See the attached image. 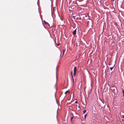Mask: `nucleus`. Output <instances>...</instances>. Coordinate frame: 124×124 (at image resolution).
<instances>
[{"instance_id": "7ed1b4c3", "label": "nucleus", "mask_w": 124, "mask_h": 124, "mask_svg": "<svg viewBox=\"0 0 124 124\" xmlns=\"http://www.w3.org/2000/svg\"><path fill=\"white\" fill-rule=\"evenodd\" d=\"M48 35H49V37H50V39H48V42H49L50 41H51V40H52V39L51 38L49 33Z\"/></svg>"}, {"instance_id": "ddd939ff", "label": "nucleus", "mask_w": 124, "mask_h": 124, "mask_svg": "<svg viewBox=\"0 0 124 124\" xmlns=\"http://www.w3.org/2000/svg\"><path fill=\"white\" fill-rule=\"evenodd\" d=\"M44 23H45V24H46V22L45 21H44Z\"/></svg>"}, {"instance_id": "39448f33", "label": "nucleus", "mask_w": 124, "mask_h": 124, "mask_svg": "<svg viewBox=\"0 0 124 124\" xmlns=\"http://www.w3.org/2000/svg\"><path fill=\"white\" fill-rule=\"evenodd\" d=\"M74 118V116H72L71 117V121L72 120L73 118Z\"/></svg>"}, {"instance_id": "2eb2a0df", "label": "nucleus", "mask_w": 124, "mask_h": 124, "mask_svg": "<svg viewBox=\"0 0 124 124\" xmlns=\"http://www.w3.org/2000/svg\"><path fill=\"white\" fill-rule=\"evenodd\" d=\"M124 118V115L122 116Z\"/></svg>"}, {"instance_id": "dca6fc26", "label": "nucleus", "mask_w": 124, "mask_h": 124, "mask_svg": "<svg viewBox=\"0 0 124 124\" xmlns=\"http://www.w3.org/2000/svg\"><path fill=\"white\" fill-rule=\"evenodd\" d=\"M47 25L48 24V25H49V24L47 22Z\"/></svg>"}, {"instance_id": "423d86ee", "label": "nucleus", "mask_w": 124, "mask_h": 124, "mask_svg": "<svg viewBox=\"0 0 124 124\" xmlns=\"http://www.w3.org/2000/svg\"><path fill=\"white\" fill-rule=\"evenodd\" d=\"M69 92V91H67L65 92V93L66 94L67 93Z\"/></svg>"}, {"instance_id": "f257e3e1", "label": "nucleus", "mask_w": 124, "mask_h": 124, "mask_svg": "<svg viewBox=\"0 0 124 124\" xmlns=\"http://www.w3.org/2000/svg\"><path fill=\"white\" fill-rule=\"evenodd\" d=\"M77 70V67H75L74 69V73L73 75L74 76H75L76 72Z\"/></svg>"}, {"instance_id": "6ab92c4d", "label": "nucleus", "mask_w": 124, "mask_h": 124, "mask_svg": "<svg viewBox=\"0 0 124 124\" xmlns=\"http://www.w3.org/2000/svg\"><path fill=\"white\" fill-rule=\"evenodd\" d=\"M55 98H56V93H55Z\"/></svg>"}, {"instance_id": "f3484780", "label": "nucleus", "mask_w": 124, "mask_h": 124, "mask_svg": "<svg viewBox=\"0 0 124 124\" xmlns=\"http://www.w3.org/2000/svg\"><path fill=\"white\" fill-rule=\"evenodd\" d=\"M75 103H77L78 102H77V101H75Z\"/></svg>"}, {"instance_id": "f03ea898", "label": "nucleus", "mask_w": 124, "mask_h": 124, "mask_svg": "<svg viewBox=\"0 0 124 124\" xmlns=\"http://www.w3.org/2000/svg\"><path fill=\"white\" fill-rule=\"evenodd\" d=\"M48 9L50 11H52V8L51 5H49V7L48 8Z\"/></svg>"}, {"instance_id": "6e6552de", "label": "nucleus", "mask_w": 124, "mask_h": 124, "mask_svg": "<svg viewBox=\"0 0 124 124\" xmlns=\"http://www.w3.org/2000/svg\"><path fill=\"white\" fill-rule=\"evenodd\" d=\"M113 67H111L110 68V70H111L113 69Z\"/></svg>"}, {"instance_id": "9b49d317", "label": "nucleus", "mask_w": 124, "mask_h": 124, "mask_svg": "<svg viewBox=\"0 0 124 124\" xmlns=\"http://www.w3.org/2000/svg\"><path fill=\"white\" fill-rule=\"evenodd\" d=\"M123 96H124V90H123Z\"/></svg>"}, {"instance_id": "aec40b11", "label": "nucleus", "mask_w": 124, "mask_h": 124, "mask_svg": "<svg viewBox=\"0 0 124 124\" xmlns=\"http://www.w3.org/2000/svg\"><path fill=\"white\" fill-rule=\"evenodd\" d=\"M73 17L74 18V17H75V16H73Z\"/></svg>"}, {"instance_id": "1a4fd4ad", "label": "nucleus", "mask_w": 124, "mask_h": 124, "mask_svg": "<svg viewBox=\"0 0 124 124\" xmlns=\"http://www.w3.org/2000/svg\"><path fill=\"white\" fill-rule=\"evenodd\" d=\"M71 75L73 77V73H72V71H71Z\"/></svg>"}, {"instance_id": "4468645a", "label": "nucleus", "mask_w": 124, "mask_h": 124, "mask_svg": "<svg viewBox=\"0 0 124 124\" xmlns=\"http://www.w3.org/2000/svg\"><path fill=\"white\" fill-rule=\"evenodd\" d=\"M64 50H63V55L64 54Z\"/></svg>"}, {"instance_id": "a211bd4d", "label": "nucleus", "mask_w": 124, "mask_h": 124, "mask_svg": "<svg viewBox=\"0 0 124 124\" xmlns=\"http://www.w3.org/2000/svg\"><path fill=\"white\" fill-rule=\"evenodd\" d=\"M59 45H60L59 44H57V45H58V46H59Z\"/></svg>"}, {"instance_id": "f8f14e48", "label": "nucleus", "mask_w": 124, "mask_h": 124, "mask_svg": "<svg viewBox=\"0 0 124 124\" xmlns=\"http://www.w3.org/2000/svg\"><path fill=\"white\" fill-rule=\"evenodd\" d=\"M50 104V102L48 100V105H49Z\"/></svg>"}, {"instance_id": "20e7f679", "label": "nucleus", "mask_w": 124, "mask_h": 124, "mask_svg": "<svg viewBox=\"0 0 124 124\" xmlns=\"http://www.w3.org/2000/svg\"><path fill=\"white\" fill-rule=\"evenodd\" d=\"M76 29H75L72 32V34L73 35H75L76 33Z\"/></svg>"}, {"instance_id": "9d476101", "label": "nucleus", "mask_w": 124, "mask_h": 124, "mask_svg": "<svg viewBox=\"0 0 124 124\" xmlns=\"http://www.w3.org/2000/svg\"><path fill=\"white\" fill-rule=\"evenodd\" d=\"M86 115H87V114H85L84 116V118H85V119L86 118Z\"/></svg>"}, {"instance_id": "0eeeda50", "label": "nucleus", "mask_w": 124, "mask_h": 124, "mask_svg": "<svg viewBox=\"0 0 124 124\" xmlns=\"http://www.w3.org/2000/svg\"><path fill=\"white\" fill-rule=\"evenodd\" d=\"M86 112V110H84L83 111V113L84 114L85 112Z\"/></svg>"}]
</instances>
